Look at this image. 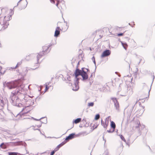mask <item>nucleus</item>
<instances>
[{
  "instance_id": "44",
  "label": "nucleus",
  "mask_w": 155,
  "mask_h": 155,
  "mask_svg": "<svg viewBox=\"0 0 155 155\" xmlns=\"http://www.w3.org/2000/svg\"><path fill=\"white\" fill-rule=\"evenodd\" d=\"M3 144H4V143H2L1 144V145H0V147H2V145H3Z\"/></svg>"
},
{
  "instance_id": "32",
  "label": "nucleus",
  "mask_w": 155,
  "mask_h": 155,
  "mask_svg": "<svg viewBox=\"0 0 155 155\" xmlns=\"http://www.w3.org/2000/svg\"><path fill=\"white\" fill-rule=\"evenodd\" d=\"M114 131V130L113 129V130H107V132L109 133H112Z\"/></svg>"
},
{
  "instance_id": "50",
  "label": "nucleus",
  "mask_w": 155,
  "mask_h": 155,
  "mask_svg": "<svg viewBox=\"0 0 155 155\" xmlns=\"http://www.w3.org/2000/svg\"><path fill=\"white\" fill-rule=\"evenodd\" d=\"M103 139H104V140L105 141V142H106V140H104V137H103Z\"/></svg>"
},
{
  "instance_id": "43",
  "label": "nucleus",
  "mask_w": 155,
  "mask_h": 155,
  "mask_svg": "<svg viewBox=\"0 0 155 155\" xmlns=\"http://www.w3.org/2000/svg\"><path fill=\"white\" fill-rule=\"evenodd\" d=\"M92 60L93 61H94V60H95V58L94 57H93L92 58Z\"/></svg>"
},
{
  "instance_id": "20",
  "label": "nucleus",
  "mask_w": 155,
  "mask_h": 155,
  "mask_svg": "<svg viewBox=\"0 0 155 155\" xmlns=\"http://www.w3.org/2000/svg\"><path fill=\"white\" fill-rule=\"evenodd\" d=\"M110 125H111V127H112L113 129V130H114V129L115 128V127H116L115 124V123H114V122L113 121H112L111 122Z\"/></svg>"
},
{
  "instance_id": "3",
  "label": "nucleus",
  "mask_w": 155,
  "mask_h": 155,
  "mask_svg": "<svg viewBox=\"0 0 155 155\" xmlns=\"http://www.w3.org/2000/svg\"><path fill=\"white\" fill-rule=\"evenodd\" d=\"M23 97L22 100V103L25 106L29 107L33 105L34 104V100L32 99L31 97L28 95H24V94L21 95Z\"/></svg>"
},
{
  "instance_id": "6",
  "label": "nucleus",
  "mask_w": 155,
  "mask_h": 155,
  "mask_svg": "<svg viewBox=\"0 0 155 155\" xmlns=\"http://www.w3.org/2000/svg\"><path fill=\"white\" fill-rule=\"evenodd\" d=\"M6 85L9 89H11L15 88L16 89L18 87H20L21 85L20 86H18V82L16 81L8 82L6 84Z\"/></svg>"
},
{
  "instance_id": "52",
  "label": "nucleus",
  "mask_w": 155,
  "mask_h": 155,
  "mask_svg": "<svg viewBox=\"0 0 155 155\" xmlns=\"http://www.w3.org/2000/svg\"><path fill=\"white\" fill-rule=\"evenodd\" d=\"M49 83H48V85H49Z\"/></svg>"
},
{
  "instance_id": "11",
  "label": "nucleus",
  "mask_w": 155,
  "mask_h": 155,
  "mask_svg": "<svg viewBox=\"0 0 155 155\" xmlns=\"http://www.w3.org/2000/svg\"><path fill=\"white\" fill-rule=\"evenodd\" d=\"M111 99L114 102V107H115L116 109L118 110H119V105L117 99L116 98L114 97L112 98Z\"/></svg>"
},
{
  "instance_id": "24",
  "label": "nucleus",
  "mask_w": 155,
  "mask_h": 155,
  "mask_svg": "<svg viewBox=\"0 0 155 155\" xmlns=\"http://www.w3.org/2000/svg\"><path fill=\"white\" fill-rule=\"evenodd\" d=\"M31 118H33V119L34 120H37V121H39V120L40 119H41L42 118H41L40 119H39L34 118L33 117H24V118H24V119H31Z\"/></svg>"
},
{
  "instance_id": "19",
  "label": "nucleus",
  "mask_w": 155,
  "mask_h": 155,
  "mask_svg": "<svg viewBox=\"0 0 155 155\" xmlns=\"http://www.w3.org/2000/svg\"><path fill=\"white\" fill-rule=\"evenodd\" d=\"M21 5L22 6L21 7L20 9H22L25 8L26 7L27 5L26 4V2L25 1L23 2H22L21 3Z\"/></svg>"
},
{
  "instance_id": "45",
  "label": "nucleus",
  "mask_w": 155,
  "mask_h": 155,
  "mask_svg": "<svg viewBox=\"0 0 155 155\" xmlns=\"http://www.w3.org/2000/svg\"><path fill=\"white\" fill-rule=\"evenodd\" d=\"M41 89H42V87H40V90H39V91H41Z\"/></svg>"
},
{
  "instance_id": "42",
  "label": "nucleus",
  "mask_w": 155,
  "mask_h": 155,
  "mask_svg": "<svg viewBox=\"0 0 155 155\" xmlns=\"http://www.w3.org/2000/svg\"><path fill=\"white\" fill-rule=\"evenodd\" d=\"M33 130H38L41 133V131H40V129H35V128H33Z\"/></svg>"
},
{
  "instance_id": "37",
  "label": "nucleus",
  "mask_w": 155,
  "mask_h": 155,
  "mask_svg": "<svg viewBox=\"0 0 155 155\" xmlns=\"http://www.w3.org/2000/svg\"><path fill=\"white\" fill-rule=\"evenodd\" d=\"M123 35V33H119L118 34V36H122Z\"/></svg>"
},
{
  "instance_id": "29",
  "label": "nucleus",
  "mask_w": 155,
  "mask_h": 155,
  "mask_svg": "<svg viewBox=\"0 0 155 155\" xmlns=\"http://www.w3.org/2000/svg\"><path fill=\"white\" fill-rule=\"evenodd\" d=\"M59 148V147H58V146H57L54 149V150L53 151H54V152H55V151L58 150Z\"/></svg>"
},
{
  "instance_id": "7",
  "label": "nucleus",
  "mask_w": 155,
  "mask_h": 155,
  "mask_svg": "<svg viewBox=\"0 0 155 155\" xmlns=\"http://www.w3.org/2000/svg\"><path fill=\"white\" fill-rule=\"evenodd\" d=\"M130 79L131 83L132 84V85L131 86L130 85L129 86H128L126 88L129 94H130L133 93V90L135 86L134 84L132 82L133 78H131Z\"/></svg>"
},
{
  "instance_id": "9",
  "label": "nucleus",
  "mask_w": 155,
  "mask_h": 155,
  "mask_svg": "<svg viewBox=\"0 0 155 155\" xmlns=\"http://www.w3.org/2000/svg\"><path fill=\"white\" fill-rule=\"evenodd\" d=\"M5 103L3 98L2 97H0V114H2L3 113L2 110L4 108Z\"/></svg>"
},
{
  "instance_id": "53",
  "label": "nucleus",
  "mask_w": 155,
  "mask_h": 155,
  "mask_svg": "<svg viewBox=\"0 0 155 155\" xmlns=\"http://www.w3.org/2000/svg\"><path fill=\"white\" fill-rule=\"evenodd\" d=\"M129 24L130 25V23H129Z\"/></svg>"
},
{
  "instance_id": "49",
  "label": "nucleus",
  "mask_w": 155,
  "mask_h": 155,
  "mask_svg": "<svg viewBox=\"0 0 155 155\" xmlns=\"http://www.w3.org/2000/svg\"><path fill=\"white\" fill-rule=\"evenodd\" d=\"M21 1V0L20 1H19L18 3V4H19V3H20V2Z\"/></svg>"
},
{
  "instance_id": "41",
  "label": "nucleus",
  "mask_w": 155,
  "mask_h": 155,
  "mask_svg": "<svg viewBox=\"0 0 155 155\" xmlns=\"http://www.w3.org/2000/svg\"><path fill=\"white\" fill-rule=\"evenodd\" d=\"M94 63V64H95V66H96V62H95V60H94L93 61ZM96 66H95V70H96Z\"/></svg>"
},
{
  "instance_id": "30",
  "label": "nucleus",
  "mask_w": 155,
  "mask_h": 155,
  "mask_svg": "<svg viewBox=\"0 0 155 155\" xmlns=\"http://www.w3.org/2000/svg\"><path fill=\"white\" fill-rule=\"evenodd\" d=\"M137 123L138 125L136 127V128H138L140 127V123L139 121L137 122Z\"/></svg>"
},
{
  "instance_id": "38",
  "label": "nucleus",
  "mask_w": 155,
  "mask_h": 155,
  "mask_svg": "<svg viewBox=\"0 0 155 155\" xmlns=\"http://www.w3.org/2000/svg\"><path fill=\"white\" fill-rule=\"evenodd\" d=\"M150 89H151V88H148V96H149V94H150Z\"/></svg>"
},
{
  "instance_id": "27",
  "label": "nucleus",
  "mask_w": 155,
  "mask_h": 155,
  "mask_svg": "<svg viewBox=\"0 0 155 155\" xmlns=\"http://www.w3.org/2000/svg\"><path fill=\"white\" fill-rule=\"evenodd\" d=\"M100 118V115L99 114H97V115H96V116H95V119L96 120H98L99 118Z\"/></svg>"
},
{
  "instance_id": "46",
  "label": "nucleus",
  "mask_w": 155,
  "mask_h": 155,
  "mask_svg": "<svg viewBox=\"0 0 155 155\" xmlns=\"http://www.w3.org/2000/svg\"><path fill=\"white\" fill-rule=\"evenodd\" d=\"M58 4H59V2L58 1L57 3H56V5L57 6H58Z\"/></svg>"
},
{
  "instance_id": "40",
  "label": "nucleus",
  "mask_w": 155,
  "mask_h": 155,
  "mask_svg": "<svg viewBox=\"0 0 155 155\" xmlns=\"http://www.w3.org/2000/svg\"><path fill=\"white\" fill-rule=\"evenodd\" d=\"M51 2L53 3L54 4L55 3V2L54 0H50Z\"/></svg>"
},
{
  "instance_id": "36",
  "label": "nucleus",
  "mask_w": 155,
  "mask_h": 155,
  "mask_svg": "<svg viewBox=\"0 0 155 155\" xmlns=\"http://www.w3.org/2000/svg\"><path fill=\"white\" fill-rule=\"evenodd\" d=\"M55 152L54 151H52L50 155H53V154Z\"/></svg>"
},
{
  "instance_id": "35",
  "label": "nucleus",
  "mask_w": 155,
  "mask_h": 155,
  "mask_svg": "<svg viewBox=\"0 0 155 155\" xmlns=\"http://www.w3.org/2000/svg\"><path fill=\"white\" fill-rule=\"evenodd\" d=\"M49 89V87H48L47 85V83H46V85L45 87V91Z\"/></svg>"
},
{
  "instance_id": "1",
  "label": "nucleus",
  "mask_w": 155,
  "mask_h": 155,
  "mask_svg": "<svg viewBox=\"0 0 155 155\" xmlns=\"http://www.w3.org/2000/svg\"><path fill=\"white\" fill-rule=\"evenodd\" d=\"M23 85H21L16 88L15 90L13 91L10 96V98L12 101V104L14 106L18 107H22L23 104L21 103L23 97L21 95L23 94L22 92L24 91Z\"/></svg>"
},
{
  "instance_id": "17",
  "label": "nucleus",
  "mask_w": 155,
  "mask_h": 155,
  "mask_svg": "<svg viewBox=\"0 0 155 155\" xmlns=\"http://www.w3.org/2000/svg\"><path fill=\"white\" fill-rule=\"evenodd\" d=\"M21 61H20L19 62H18L15 67L10 68H9V70H11L12 69H15L16 68L18 67L21 64Z\"/></svg>"
},
{
  "instance_id": "15",
  "label": "nucleus",
  "mask_w": 155,
  "mask_h": 155,
  "mask_svg": "<svg viewBox=\"0 0 155 155\" xmlns=\"http://www.w3.org/2000/svg\"><path fill=\"white\" fill-rule=\"evenodd\" d=\"M75 135V134L72 133L70 134L66 138L65 141H67L69 140H71L74 137V136Z\"/></svg>"
},
{
  "instance_id": "28",
  "label": "nucleus",
  "mask_w": 155,
  "mask_h": 155,
  "mask_svg": "<svg viewBox=\"0 0 155 155\" xmlns=\"http://www.w3.org/2000/svg\"><path fill=\"white\" fill-rule=\"evenodd\" d=\"M120 137L122 140L124 141V142H126V140L124 138V137L122 135L120 136Z\"/></svg>"
},
{
  "instance_id": "5",
  "label": "nucleus",
  "mask_w": 155,
  "mask_h": 155,
  "mask_svg": "<svg viewBox=\"0 0 155 155\" xmlns=\"http://www.w3.org/2000/svg\"><path fill=\"white\" fill-rule=\"evenodd\" d=\"M49 46H44L43 48V50L42 52H40L39 53H38L37 55V60L38 62V60L40 58H41L42 56L45 54L46 53L49 51H48Z\"/></svg>"
},
{
  "instance_id": "10",
  "label": "nucleus",
  "mask_w": 155,
  "mask_h": 155,
  "mask_svg": "<svg viewBox=\"0 0 155 155\" xmlns=\"http://www.w3.org/2000/svg\"><path fill=\"white\" fill-rule=\"evenodd\" d=\"M110 117V116H108L106 118L105 123L103 122L102 119L101 120V124L106 129L108 125L109 122V119Z\"/></svg>"
},
{
  "instance_id": "34",
  "label": "nucleus",
  "mask_w": 155,
  "mask_h": 155,
  "mask_svg": "<svg viewBox=\"0 0 155 155\" xmlns=\"http://www.w3.org/2000/svg\"><path fill=\"white\" fill-rule=\"evenodd\" d=\"M141 85L143 87H147V86L146 85L145 83H142L141 84Z\"/></svg>"
},
{
  "instance_id": "26",
  "label": "nucleus",
  "mask_w": 155,
  "mask_h": 155,
  "mask_svg": "<svg viewBox=\"0 0 155 155\" xmlns=\"http://www.w3.org/2000/svg\"><path fill=\"white\" fill-rule=\"evenodd\" d=\"M66 142H65L64 141L62 142L61 143L58 145V147H59L60 148L61 147H62L65 144Z\"/></svg>"
},
{
  "instance_id": "51",
  "label": "nucleus",
  "mask_w": 155,
  "mask_h": 155,
  "mask_svg": "<svg viewBox=\"0 0 155 155\" xmlns=\"http://www.w3.org/2000/svg\"><path fill=\"white\" fill-rule=\"evenodd\" d=\"M133 25H135V24H134V23H133Z\"/></svg>"
},
{
  "instance_id": "25",
  "label": "nucleus",
  "mask_w": 155,
  "mask_h": 155,
  "mask_svg": "<svg viewBox=\"0 0 155 155\" xmlns=\"http://www.w3.org/2000/svg\"><path fill=\"white\" fill-rule=\"evenodd\" d=\"M94 105V103L93 102H90L88 103V106L89 107H93Z\"/></svg>"
},
{
  "instance_id": "56",
  "label": "nucleus",
  "mask_w": 155,
  "mask_h": 155,
  "mask_svg": "<svg viewBox=\"0 0 155 155\" xmlns=\"http://www.w3.org/2000/svg\"><path fill=\"white\" fill-rule=\"evenodd\" d=\"M129 67L130 66V64H129Z\"/></svg>"
},
{
  "instance_id": "12",
  "label": "nucleus",
  "mask_w": 155,
  "mask_h": 155,
  "mask_svg": "<svg viewBox=\"0 0 155 155\" xmlns=\"http://www.w3.org/2000/svg\"><path fill=\"white\" fill-rule=\"evenodd\" d=\"M83 78V80H87L88 78V76L86 73V71L84 70H83L81 75Z\"/></svg>"
},
{
  "instance_id": "22",
  "label": "nucleus",
  "mask_w": 155,
  "mask_h": 155,
  "mask_svg": "<svg viewBox=\"0 0 155 155\" xmlns=\"http://www.w3.org/2000/svg\"><path fill=\"white\" fill-rule=\"evenodd\" d=\"M121 44H122L123 47H124V48L125 50H126L127 49V44L125 43H124L122 41H121Z\"/></svg>"
},
{
  "instance_id": "13",
  "label": "nucleus",
  "mask_w": 155,
  "mask_h": 155,
  "mask_svg": "<svg viewBox=\"0 0 155 155\" xmlns=\"http://www.w3.org/2000/svg\"><path fill=\"white\" fill-rule=\"evenodd\" d=\"M82 72V70H81L78 69H76L74 73L76 80H77V79L78 78H77V77L79 75H81Z\"/></svg>"
},
{
  "instance_id": "23",
  "label": "nucleus",
  "mask_w": 155,
  "mask_h": 155,
  "mask_svg": "<svg viewBox=\"0 0 155 155\" xmlns=\"http://www.w3.org/2000/svg\"><path fill=\"white\" fill-rule=\"evenodd\" d=\"M8 154L9 155H18L19 154L18 153L8 152Z\"/></svg>"
},
{
  "instance_id": "16",
  "label": "nucleus",
  "mask_w": 155,
  "mask_h": 155,
  "mask_svg": "<svg viewBox=\"0 0 155 155\" xmlns=\"http://www.w3.org/2000/svg\"><path fill=\"white\" fill-rule=\"evenodd\" d=\"M60 29V27H58L56 28V30L54 33V36L55 37H57L58 35L60 34V31L59 30Z\"/></svg>"
},
{
  "instance_id": "54",
  "label": "nucleus",
  "mask_w": 155,
  "mask_h": 155,
  "mask_svg": "<svg viewBox=\"0 0 155 155\" xmlns=\"http://www.w3.org/2000/svg\"><path fill=\"white\" fill-rule=\"evenodd\" d=\"M91 76H92V74L91 75Z\"/></svg>"
},
{
  "instance_id": "31",
  "label": "nucleus",
  "mask_w": 155,
  "mask_h": 155,
  "mask_svg": "<svg viewBox=\"0 0 155 155\" xmlns=\"http://www.w3.org/2000/svg\"><path fill=\"white\" fill-rule=\"evenodd\" d=\"M82 70H84L85 71H86V72H87L88 71V69L86 68H82Z\"/></svg>"
},
{
  "instance_id": "48",
  "label": "nucleus",
  "mask_w": 155,
  "mask_h": 155,
  "mask_svg": "<svg viewBox=\"0 0 155 155\" xmlns=\"http://www.w3.org/2000/svg\"><path fill=\"white\" fill-rule=\"evenodd\" d=\"M139 101V100H137V101H136V103H135V104H137V102H138V101Z\"/></svg>"
},
{
  "instance_id": "14",
  "label": "nucleus",
  "mask_w": 155,
  "mask_h": 155,
  "mask_svg": "<svg viewBox=\"0 0 155 155\" xmlns=\"http://www.w3.org/2000/svg\"><path fill=\"white\" fill-rule=\"evenodd\" d=\"M110 54V52L109 50H106L103 52L102 54L101 55L102 58L107 56L109 55Z\"/></svg>"
},
{
  "instance_id": "33",
  "label": "nucleus",
  "mask_w": 155,
  "mask_h": 155,
  "mask_svg": "<svg viewBox=\"0 0 155 155\" xmlns=\"http://www.w3.org/2000/svg\"><path fill=\"white\" fill-rule=\"evenodd\" d=\"M80 134L81 135H84V134H86V132H82L80 133Z\"/></svg>"
},
{
  "instance_id": "18",
  "label": "nucleus",
  "mask_w": 155,
  "mask_h": 155,
  "mask_svg": "<svg viewBox=\"0 0 155 155\" xmlns=\"http://www.w3.org/2000/svg\"><path fill=\"white\" fill-rule=\"evenodd\" d=\"M122 92L123 93V94L121 95L122 96H125L126 95L129 94L128 91L127 90L126 88H125V89L123 90Z\"/></svg>"
},
{
  "instance_id": "55",
  "label": "nucleus",
  "mask_w": 155,
  "mask_h": 155,
  "mask_svg": "<svg viewBox=\"0 0 155 155\" xmlns=\"http://www.w3.org/2000/svg\"><path fill=\"white\" fill-rule=\"evenodd\" d=\"M91 76H92V74L91 75Z\"/></svg>"
},
{
  "instance_id": "47",
  "label": "nucleus",
  "mask_w": 155,
  "mask_h": 155,
  "mask_svg": "<svg viewBox=\"0 0 155 155\" xmlns=\"http://www.w3.org/2000/svg\"><path fill=\"white\" fill-rule=\"evenodd\" d=\"M5 72V71L3 73H2V72H0V73H1V74H4Z\"/></svg>"
},
{
  "instance_id": "21",
  "label": "nucleus",
  "mask_w": 155,
  "mask_h": 155,
  "mask_svg": "<svg viewBox=\"0 0 155 155\" xmlns=\"http://www.w3.org/2000/svg\"><path fill=\"white\" fill-rule=\"evenodd\" d=\"M81 120V118H78L76 119H75L74 122L75 124H77L80 122Z\"/></svg>"
},
{
  "instance_id": "4",
  "label": "nucleus",
  "mask_w": 155,
  "mask_h": 155,
  "mask_svg": "<svg viewBox=\"0 0 155 155\" xmlns=\"http://www.w3.org/2000/svg\"><path fill=\"white\" fill-rule=\"evenodd\" d=\"M32 109V107H29L28 106H25L22 109L21 111L16 116L17 117H22L26 116L25 114L29 112Z\"/></svg>"
},
{
  "instance_id": "2",
  "label": "nucleus",
  "mask_w": 155,
  "mask_h": 155,
  "mask_svg": "<svg viewBox=\"0 0 155 155\" xmlns=\"http://www.w3.org/2000/svg\"><path fill=\"white\" fill-rule=\"evenodd\" d=\"M10 14L7 16H2L0 15V30H4L6 28L8 25V21L12 18V16L13 14V12L11 9Z\"/></svg>"
},
{
  "instance_id": "8",
  "label": "nucleus",
  "mask_w": 155,
  "mask_h": 155,
  "mask_svg": "<svg viewBox=\"0 0 155 155\" xmlns=\"http://www.w3.org/2000/svg\"><path fill=\"white\" fill-rule=\"evenodd\" d=\"M78 78H77V80H76L74 83L72 85V89L74 91H76L79 89V86L78 84Z\"/></svg>"
},
{
  "instance_id": "39",
  "label": "nucleus",
  "mask_w": 155,
  "mask_h": 155,
  "mask_svg": "<svg viewBox=\"0 0 155 155\" xmlns=\"http://www.w3.org/2000/svg\"><path fill=\"white\" fill-rule=\"evenodd\" d=\"M41 126V124H40L39 125H37V127H38L39 128Z\"/></svg>"
}]
</instances>
